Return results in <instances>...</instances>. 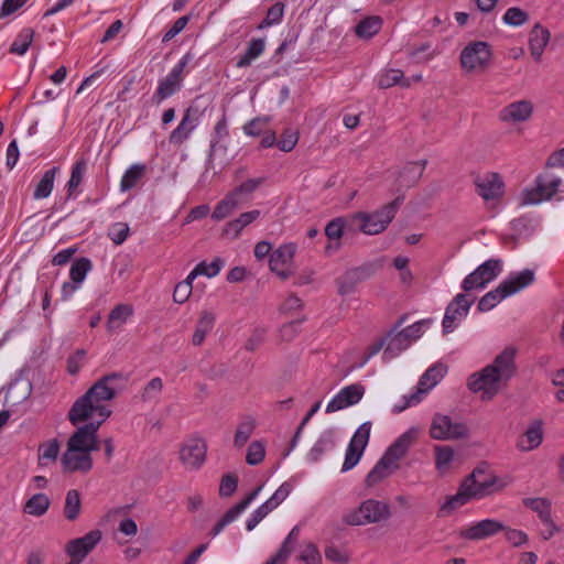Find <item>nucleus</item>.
<instances>
[{"mask_svg": "<svg viewBox=\"0 0 564 564\" xmlns=\"http://www.w3.org/2000/svg\"><path fill=\"white\" fill-rule=\"evenodd\" d=\"M476 189L485 200H495L503 195V181L497 173H486L475 180Z\"/></svg>", "mask_w": 564, "mask_h": 564, "instance_id": "nucleus-23", "label": "nucleus"}, {"mask_svg": "<svg viewBox=\"0 0 564 564\" xmlns=\"http://www.w3.org/2000/svg\"><path fill=\"white\" fill-rule=\"evenodd\" d=\"M533 113V104L522 99L506 106L499 113V119L507 123H519L528 121Z\"/></svg>", "mask_w": 564, "mask_h": 564, "instance_id": "nucleus-26", "label": "nucleus"}, {"mask_svg": "<svg viewBox=\"0 0 564 564\" xmlns=\"http://www.w3.org/2000/svg\"><path fill=\"white\" fill-rule=\"evenodd\" d=\"M86 167H87V163L84 159L78 160L74 164V166L72 169L69 181L67 183L68 196H70L72 193L80 185L84 174L86 172Z\"/></svg>", "mask_w": 564, "mask_h": 564, "instance_id": "nucleus-56", "label": "nucleus"}, {"mask_svg": "<svg viewBox=\"0 0 564 564\" xmlns=\"http://www.w3.org/2000/svg\"><path fill=\"white\" fill-rule=\"evenodd\" d=\"M240 205H242V199L235 198L230 193H228L215 206L212 213V218L216 221L223 220L229 217Z\"/></svg>", "mask_w": 564, "mask_h": 564, "instance_id": "nucleus-37", "label": "nucleus"}, {"mask_svg": "<svg viewBox=\"0 0 564 564\" xmlns=\"http://www.w3.org/2000/svg\"><path fill=\"white\" fill-rule=\"evenodd\" d=\"M207 445L203 438L185 441L180 448V460L185 469L198 470L206 460Z\"/></svg>", "mask_w": 564, "mask_h": 564, "instance_id": "nucleus-15", "label": "nucleus"}, {"mask_svg": "<svg viewBox=\"0 0 564 564\" xmlns=\"http://www.w3.org/2000/svg\"><path fill=\"white\" fill-rule=\"evenodd\" d=\"M384 356L389 359L398 356L400 352L410 347L411 343L406 339L405 335L400 330L398 333L391 332L386 337Z\"/></svg>", "mask_w": 564, "mask_h": 564, "instance_id": "nucleus-36", "label": "nucleus"}, {"mask_svg": "<svg viewBox=\"0 0 564 564\" xmlns=\"http://www.w3.org/2000/svg\"><path fill=\"white\" fill-rule=\"evenodd\" d=\"M133 315V307L130 304H118L109 313L107 319V330L111 334L117 333L123 324Z\"/></svg>", "mask_w": 564, "mask_h": 564, "instance_id": "nucleus-32", "label": "nucleus"}, {"mask_svg": "<svg viewBox=\"0 0 564 564\" xmlns=\"http://www.w3.org/2000/svg\"><path fill=\"white\" fill-rule=\"evenodd\" d=\"M145 172V165L143 164H133L131 165L126 173L123 174L120 182V189L122 192L130 191L133 188L137 183L143 177Z\"/></svg>", "mask_w": 564, "mask_h": 564, "instance_id": "nucleus-47", "label": "nucleus"}, {"mask_svg": "<svg viewBox=\"0 0 564 564\" xmlns=\"http://www.w3.org/2000/svg\"><path fill=\"white\" fill-rule=\"evenodd\" d=\"M163 387H164V384H163V381L161 378L155 377V378L151 379L145 384V387L143 388V390L141 392V400L143 402L158 401L162 393Z\"/></svg>", "mask_w": 564, "mask_h": 564, "instance_id": "nucleus-54", "label": "nucleus"}, {"mask_svg": "<svg viewBox=\"0 0 564 564\" xmlns=\"http://www.w3.org/2000/svg\"><path fill=\"white\" fill-rule=\"evenodd\" d=\"M264 41L262 39H253L250 41L245 54L238 59L237 67L242 68L251 64L264 51Z\"/></svg>", "mask_w": 564, "mask_h": 564, "instance_id": "nucleus-46", "label": "nucleus"}, {"mask_svg": "<svg viewBox=\"0 0 564 564\" xmlns=\"http://www.w3.org/2000/svg\"><path fill=\"white\" fill-rule=\"evenodd\" d=\"M523 505L536 512L543 523L551 525V501L546 498H525Z\"/></svg>", "mask_w": 564, "mask_h": 564, "instance_id": "nucleus-42", "label": "nucleus"}, {"mask_svg": "<svg viewBox=\"0 0 564 564\" xmlns=\"http://www.w3.org/2000/svg\"><path fill=\"white\" fill-rule=\"evenodd\" d=\"M221 267L223 261L220 258H216L210 263L202 261L189 272V280H194L198 275L214 278L220 272Z\"/></svg>", "mask_w": 564, "mask_h": 564, "instance_id": "nucleus-50", "label": "nucleus"}, {"mask_svg": "<svg viewBox=\"0 0 564 564\" xmlns=\"http://www.w3.org/2000/svg\"><path fill=\"white\" fill-rule=\"evenodd\" d=\"M189 61V55H184L180 62L171 69V72L162 80L159 82V86L152 97L155 104H161L163 100L173 96L181 89L183 83V72Z\"/></svg>", "mask_w": 564, "mask_h": 564, "instance_id": "nucleus-13", "label": "nucleus"}, {"mask_svg": "<svg viewBox=\"0 0 564 564\" xmlns=\"http://www.w3.org/2000/svg\"><path fill=\"white\" fill-rule=\"evenodd\" d=\"M34 30L31 28L22 29L10 45L11 54L23 56L34 40Z\"/></svg>", "mask_w": 564, "mask_h": 564, "instance_id": "nucleus-41", "label": "nucleus"}, {"mask_svg": "<svg viewBox=\"0 0 564 564\" xmlns=\"http://www.w3.org/2000/svg\"><path fill=\"white\" fill-rule=\"evenodd\" d=\"M502 19L506 24L512 26H520L528 21L529 17L528 13L522 9L512 7L506 11Z\"/></svg>", "mask_w": 564, "mask_h": 564, "instance_id": "nucleus-58", "label": "nucleus"}, {"mask_svg": "<svg viewBox=\"0 0 564 564\" xmlns=\"http://www.w3.org/2000/svg\"><path fill=\"white\" fill-rule=\"evenodd\" d=\"M474 299H468L466 293H458L449 302L445 310L444 318L442 322L443 333H452L457 325L467 316Z\"/></svg>", "mask_w": 564, "mask_h": 564, "instance_id": "nucleus-14", "label": "nucleus"}, {"mask_svg": "<svg viewBox=\"0 0 564 564\" xmlns=\"http://www.w3.org/2000/svg\"><path fill=\"white\" fill-rule=\"evenodd\" d=\"M381 24L379 17H369L357 24L356 34L362 39H370L380 31Z\"/></svg>", "mask_w": 564, "mask_h": 564, "instance_id": "nucleus-52", "label": "nucleus"}, {"mask_svg": "<svg viewBox=\"0 0 564 564\" xmlns=\"http://www.w3.org/2000/svg\"><path fill=\"white\" fill-rule=\"evenodd\" d=\"M265 177L249 178L229 192L235 198H241L242 204L264 183Z\"/></svg>", "mask_w": 564, "mask_h": 564, "instance_id": "nucleus-45", "label": "nucleus"}, {"mask_svg": "<svg viewBox=\"0 0 564 564\" xmlns=\"http://www.w3.org/2000/svg\"><path fill=\"white\" fill-rule=\"evenodd\" d=\"M259 217L260 210L258 209L242 213L236 219L228 221L225 225L223 235L230 239H237L243 228L257 220Z\"/></svg>", "mask_w": 564, "mask_h": 564, "instance_id": "nucleus-30", "label": "nucleus"}, {"mask_svg": "<svg viewBox=\"0 0 564 564\" xmlns=\"http://www.w3.org/2000/svg\"><path fill=\"white\" fill-rule=\"evenodd\" d=\"M302 319L291 321L283 324L279 329V338L281 341H292L299 334Z\"/></svg>", "mask_w": 564, "mask_h": 564, "instance_id": "nucleus-59", "label": "nucleus"}, {"mask_svg": "<svg viewBox=\"0 0 564 564\" xmlns=\"http://www.w3.org/2000/svg\"><path fill=\"white\" fill-rule=\"evenodd\" d=\"M283 13L284 4L282 2L275 3L268 10L264 20L260 24V28L271 26L273 24L279 23L283 18Z\"/></svg>", "mask_w": 564, "mask_h": 564, "instance_id": "nucleus-62", "label": "nucleus"}, {"mask_svg": "<svg viewBox=\"0 0 564 564\" xmlns=\"http://www.w3.org/2000/svg\"><path fill=\"white\" fill-rule=\"evenodd\" d=\"M265 456V446L261 441H253L247 449L246 462L251 466L259 465Z\"/></svg>", "mask_w": 564, "mask_h": 564, "instance_id": "nucleus-55", "label": "nucleus"}, {"mask_svg": "<svg viewBox=\"0 0 564 564\" xmlns=\"http://www.w3.org/2000/svg\"><path fill=\"white\" fill-rule=\"evenodd\" d=\"M260 490L261 487L256 488L243 500L231 507L212 529L210 535L213 538L217 536L225 529V527L235 521L239 514L245 511L248 506L256 499Z\"/></svg>", "mask_w": 564, "mask_h": 564, "instance_id": "nucleus-27", "label": "nucleus"}, {"mask_svg": "<svg viewBox=\"0 0 564 564\" xmlns=\"http://www.w3.org/2000/svg\"><path fill=\"white\" fill-rule=\"evenodd\" d=\"M193 281L194 280H189L188 274L184 281L176 284L173 292V300L175 303L183 304L188 300L193 290Z\"/></svg>", "mask_w": 564, "mask_h": 564, "instance_id": "nucleus-57", "label": "nucleus"}, {"mask_svg": "<svg viewBox=\"0 0 564 564\" xmlns=\"http://www.w3.org/2000/svg\"><path fill=\"white\" fill-rule=\"evenodd\" d=\"M446 373V368L443 365H434L430 367L420 378L416 390L402 398L400 403L394 404L393 412L400 413L411 405L420 403L423 397L432 390Z\"/></svg>", "mask_w": 564, "mask_h": 564, "instance_id": "nucleus-7", "label": "nucleus"}, {"mask_svg": "<svg viewBox=\"0 0 564 564\" xmlns=\"http://www.w3.org/2000/svg\"><path fill=\"white\" fill-rule=\"evenodd\" d=\"M300 538V527L295 525L282 543L281 547L279 549V553L282 554L284 557H289L290 554L293 552L297 541Z\"/></svg>", "mask_w": 564, "mask_h": 564, "instance_id": "nucleus-63", "label": "nucleus"}, {"mask_svg": "<svg viewBox=\"0 0 564 564\" xmlns=\"http://www.w3.org/2000/svg\"><path fill=\"white\" fill-rule=\"evenodd\" d=\"M215 319V314L209 311H203L200 313L192 337V343L194 346H200L204 343L206 335L214 327Z\"/></svg>", "mask_w": 564, "mask_h": 564, "instance_id": "nucleus-35", "label": "nucleus"}, {"mask_svg": "<svg viewBox=\"0 0 564 564\" xmlns=\"http://www.w3.org/2000/svg\"><path fill=\"white\" fill-rule=\"evenodd\" d=\"M426 164V160L410 162L403 167L400 177L403 178L408 185H413L422 177Z\"/></svg>", "mask_w": 564, "mask_h": 564, "instance_id": "nucleus-51", "label": "nucleus"}, {"mask_svg": "<svg viewBox=\"0 0 564 564\" xmlns=\"http://www.w3.org/2000/svg\"><path fill=\"white\" fill-rule=\"evenodd\" d=\"M199 111L195 106L188 107L177 127L170 133L169 142L173 145H182L187 141L198 126Z\"/></svg>", "mask_w": 564, "mask_h": 564, "instance_id": "nucleus-19", "label": "nucleus"}, {"mask_svg": "<svg viewBox=\"0 0 564 564\" xmlns=\"http://www.w3.org/2000/svg\"><path fill=\"white\" fill-rule=\"evenodd\" d=\"M514 355L516 350L511 347L502 350L492 364L468 378V389L474 393H481L482 401H490L516 373Z\"/></svg>", "mask_w": 564, "mask_h": 564, "instance_id": "nucleus-2", "label": "nucleus"}, {"mask_svg": "<svg viewBox=\"0 0 564 564\" xmlns=\"http://www.w3.org/2000/svg\"><path fill=\"white\" fill-rule=\"evenodd\" d=\"M417 435L419 429H409L387 448L382 456H384L394 465H400V460L406 455L410 447L415 443Z\"/></svg>", "mask_w": 564, "mask_h": 564, "instance_id": "nucleus-24", "label": "nucleus"}, {"mask_svg": "<svg viewBox=\"0 0 564 564\" xmlns=\"http://www.w3.org/2000/svg\"><path fill=\"white\" fill-rule=\"evenodd\" d=\"M296 246L292 242L281 245L270 254L269 267L282 281L295 274L294 257Z\"/></svg>", "mask_w": 564, "mask_h": 564, "instance_id": "nucleus-10", "label": "nucleus"}, {"mask_svg": "<svg viewBox=\"0 0 564 564\" xmlns=\"http://www.w3.org/2000/svg\"><path fill=\"white\" fill-rule=\"evenodd\" d=\"M370 431L371 423L365 422L355 432L346 451L343 471H347L358 464L369 442Z\"/></svg>", "mask_w": 564, "mask_h": 564, "instance_id": "nucleus-16", "label": "nucleus"}, {"mask_svg": "<svg viewBox=\"0 0 564 564\" xmlns=\"http://www.w3.org/2000/svg\"><path fill=\"white\" fill-rule=\"evenodd\" d=\"M390 516L391 511L388 503L376 499H367L358 508L348 511L343 520L349 525H365L386 521Z\"/></svg>", "mask_w": 564, "mask_h": 564, "instance_id": "nucleus-6", "label": "nucleus"}, {"mask_svg": "<svg viewBox=\"0 0 564 564\" xmlns=\"http://www.w3.org/2000/svg\"><path fill=\"white\" fill-rule=\"evenodd\" d=\"M394 85H401L402 87H410L411 80L404 78L403 72L400 69H387L381 73L378 77V86L380 88H390Z\"/></svg>", "mask_w": 564, "mask_h": 564, "instance_id": "nucleus-43", "label": "nucleus"}, {"mask_svg": "<svg viewBox=\"0 0 564 564\" xmlns=\"http://www.w3.org/2000/svg\"><path fill=\"white\" fill-rule=\"evenodd\" d=\"M511 482L510 477H498L487 474L484 469L477 468L463 482L464 490H467L473 498H482L503 490Z\"/></svg>", "mask_w": 564, "mask_h": 564, "instance_id": "nucleus-5", "label": "nucleus"}, {"mask_svg": "<svg viewBox=\"0 0 564 564\" xmlns=\"http://www.w3.org/2000/svg\"><path fill=\"white\" fill-rule=\"evenodd\" d=\"M61 444L56 438L45 441L39 445L37 463L41 467H46L55 463L58 458Z\"/></svg>", "mask_w": 564, "mask_h": 564, "instance_id": "nucleus-34", "label": "nucleus"}, {"mask_svg": "<svg viewBox=\"0 0 564 564\" xmlns=\"http://www.w3.org/2000/svg\"><path fill=\"white\" fill-rule=\"evenodd\" d=\"M360 281V272L357 269L347 271L337 280L338 293L347 295L355 291L357 283Z\"/></svg>", "mask_w": 564, "mask_h": 564, "instance_id": "nucleus-53", "label": "nucleus"}, {"mask_svg": "<svg viewBox=\"0 0 564 564\" xmlns=\"http://www.w3.org/2000/svg\"><path fill=\"white\" fill-rule=\"evenodd\" d=\"M431 325V319L419 321L401 332L405 335L406 339L412 344L414 340L420 338L426 328Z\"/></svg>", "mask_w": 564, "mask_h": 564, "instance_id": "nucleus-61", "label": "nucleus"}, {"mask_svg": "<svg viewBox=\"0 0 564 564\" xmlns=\"http://www.w3.org/2000/svg\"><path fill=\"white\" fill-rule=\"evenodd\" d=\"M435 467L444 474L448 470L451 463L454 459V449L448 445H435Z\"/></svg>", "mask_w": 564, "mask_h": 564, "instance_id": "nucleus-49", "label": "nucleus"}, {"mask_svg": "<svg viewBox=\"0 0 564 564\" xmlns=\"http://www.w3.org/2000/svg\"><path fill=\"white\" fill-rule=\"evenodd\" d=\"M543 423L541 420H534L530 423L525 432L519 437L517 448L520 452H531L538 448L543 442Z\"/></svg>", "mask_w": 564, "mask_h": 564, "instance_id": "nucleus-28", "label": "nucleus"}, {"mask_svg": "<svg viewBox=\"0 0 564 564\" xmlns=\"http://www.w3.org/2000/svg\"><path fill=\"white\" fill-rule=\"evenodd\" d=\"M101 421L90 422L76 429L69 436L67 446L75 447L82 452L93 453L99 449L97 432L101 425Z\"/></svg>", "mask_w": 564, "mask_h": 564, "instance_id": "nucleus-17", "label": "nucleus"}, {"mask_svg": "<svg viewBox=\"0 0 564 564\" xmlns=\"http://www.w3.org/2000/svg\"><path fill=\"white\" fill-rule=\"evenodd\" d=\"M534 281V272L525 269L522 272L510 276L501 282L495 290L486 293L478 302V310L480 312H488L492 310L503 299L519 292L527 288Z\"/></svg>", "mask_w": 564, "mask_h": 564, "instance_id": "nucleus-4", "label": "nucleus"}, {"mask_svg": "<svg viewBox=\"0 0 564 564\" xmlns=\"http://www.w3.org/2000/svg\"><path fill=\"white\" fill-rule=\"evenodd\" d=\"M130 228L127 223H115L108 231L109 238L115 245H121L129 236Z\"/></svg>", "mask_w": 564, "mask_h": 564, "instance_id": "nucleus-60", "label": "nucleus"}, {"mask_svg": "<svg viewBox=\"0 0 564 564\" xmlns=\"http://www.w3.org/2000/svg\"><path fill=\"white\" fill-rule=\"evenodd\" d=\"M345 220L341 217L330 220L325 227V235L329 242L325 247V253L332 254L340 248V238L344 232Z\"/></svg>", "mask_w": 564, "mask_h": 564, "instance_id": "nucleus-33", "label": "nucleus"}, {"mask_svg": "<svg viewBox=\"0 0 564 564\" xmlns=\"http://www.w3.org/2000/svg\"><path fill=\"white\" fill-rule=\"evenodd\" d=\"M50 506L51 500L45 494H35L25 501L23 511L33 517H42Z\"/></svg>", "mask_w": 564, "mask_h": 564, "instance_id": "nucleus-39", "label": "nucleus"}, {"mask_svg": "<svg viewBox=\"0 0 564 564\" xmlns=\"http://www.w3.org/2000/svg\"><path fill=\"white\" fill-rule=\"evenodd\" d=\"M399 205L400 199L397 198L372 213H356L349 219L350 225L352 228L360 230L366 235L381 234L388 228L390 223L395 217Z\"/></svg>", "mask_w": 564, "mask_h": 564, "instance_id": "nucleus-3", "label": "nucleus"}, {"mask_svg": "<svg viewBox=\"0 0 564 564\" xmlns=\"http://www.w3.org/2000/svg\"><path fill=\"white\" fill-rule=\"evenodd\" d=\"M61 463L65 471L87 474L93 468V457L89 452H82L75 447L66 445V451L61 457Z\"/></svg>", "mask_w": 564, "mask_h": 564, "instance_id": "nucleus-20", "label": "nucleus"}, {"mask_svg": "<svg viewBox=\"0 0 564 564\" xmlns=\"http://www.w3.org/2000/svg\"><path fill=\"white\" fill-rule=\"evenodd\" d=\"M400 468V465H394L384 456H382L375 467L368 473L365 482L367 487H375L384 479L389 478Z\"/></svg>", "mask_w": 564, "mask_h": 564, "instance_id": "nucleus-29", "label": "nucleus"}, {"mask_svg": "<svg viewBox=\"0 0 564 564\" xmlns=\"http://www.w3.org/2000/svg\"><path fill=\"white\" fill-rule=\"evenodd\" d=\"M502 270V263L498 259H489L468 274L462 283V289L467 293L473 290L484 289L494 281Z\"/></svg>", "mask_w": 564, "mask_h": 564, "instance_id": "nucleus-11", "label": "nucleus"}, {"mask_svg": "<svg viewBox=\"0 0 564 564\" xmlns=\"http://www.w3.org/2000/svg\"><path fill=\"white\" fill-rule=\"evenodd\" d=\"M124 381L120 372H112L97 380L84 395L78 398L68 412L73 425L99 417L104 423L110 415L109 402L116 397L117 382Z\"/></svg>", "mask_w": 564, "mask_h": 564, "instance_id": "nucleus-1", "label": "nucleus"}, {"mask_svg": "<svg viewBox=\"0 0 564 564\" xmlns=\"http://www.w3.org/2000/svg\"><path fill=\"white\" fill-rule=\"evenodd\" d=\"M269 123L268 117H258L243 126V132L248 135H260Z\"/></svg>", "mask_w": 564, "mask_h": 564, "instance_id": "nucleus-64", "label": "nucleus"}, {"mask_svg": "<svg viewBox=\"0 0 564 564\" xmlns=\"http://www.w3.org/2000/svg\"><path fill=\"white\" fill-rule=\"evenodd\" d=\"M58 167H53L44 173L34 191V198L42 199L50 196L54 186V180Z\"/></svg>", "mask_w": 564, "mask_h": 564, "instance_id": "nucleus-48", "label": "nucleus"}, {"mask_svg": "<svg viewBox=\"0 0 564 564\" xmlns=\"http://www.w3.org/2000/svg\"><path fill=\"white\" fill-rule=\"evenodd\" d=\"M256 426L257 422L252 416L243 417L237 425L234 436V446L242 448L253 434Z\"/></svg>", "mask_w": 564, "mask_h": 564, "instance_id": "nucleus-38", "label": "nucleus"}, {"mask_svg": "<svg viewBox=\"0 0 564 564\" xmlns=\"http://www.w3.org/2000/svg\"><path fill=\"white\" fill-rule=\"evenodd\" d=\"M468 427L465 423L454 421L451 416L436 413L432 417L430 436L433 440H460L468 435Z\"/></svg>", "mask_w": 564, "mask_h": 564, "instance_id": "nucleus-9", "label": "nucleus"}, {"mask_svg": "<svg viewBox=\"0 0 564 564\" xmlns=\"http://www.w3.org/2000/svg\"><path fill=\"white\" fill-rule=\"evenodd\" d=\"M506 529V525L495 519H485L464 528L459 535L463 539L479 541L496 535Z\"/></svg>", "mask_w": 564, "mask_h": 564, "instance_id": "nucleus-22", "label": "nucleus"}, {"mask_svg": "<svg viewBox=\"0 0 564 564\" xmlns=\"http://www.w3.org/2000/svg\"><path fill=\"white\" fill-rule=\"evenodd\" d=\"M82 509L80 495L76 489L68 490L64 503V517L68 521H74L78 518Z\"/></svg>", "mask_w": 564, "mask_h": 564, "instance_id": "nucleus-44", "label": "nucleus"}, {"mask_svg": "<svg viewBox=\"0 0 564 564\" xmlns=\"http://www.w3.org/2000/svg\"><path fill=\"white\" fill-rule=\"evenodd\" d=\"M562 185L557 176L544 174L536 181V186L522 193L521 205H536L543 200L551 199Z\"/></svg>", "mask_w": 564, "mask_h": 564, "instance_id": "nucleus-12", "label": "nucleus"}, {"mask_svg": "<svg viewBox=\"0 0 564 564\" xmlns=\"http://www.w3.org/2000/svg\"><path fill=\"white\" fill-rule=\"evenodd\" d=\"M91 270V262L87 258L77 259L70 268V282H65L62 286L63 300H68L80 286L87 273Z\"/></svg>", "mask_w": 564, "mask_h": 564, "instance_id": "nucleus-25", "label": "nucleus"}, {"mask_svg": "<svg viewBox=\"0 0 564 564\" xmlns=\"http://www.w3.org/2000/svg\"><path fill=\"white\" fill-rule=\"evenodd\" d=\"M101 536L102 534L99 530H93L82 538L69 541L66 545V553L70 556V561L75 564H80L100 542Z\"/></svg>", "mask_w": 564, "mask_h": 564, "instance_id": "nucleus-18", "label": "nucleus"}, {"mask_svg": "<svg viewBox=\"0 0 564 564\" xmlns=\"http://www.w3.org/2000/svg\"><path fill=\"white\" fill-rule=\"evenodd\" d=\"M365 394V387L354 383L343 388L327 404L326 412L333 413L357 404Z\"/></svg>", "mask_w": 564, "mask_h": 564, "instance_id": "nucleus-21", "label": "nucleus"}, {"mask_svg": "<svg viewBox=\"0 0 564 564\" xmlns=\"http://www.w3.org/2000/svg\"><path fill=\"white\" fill-rule=\"evenodd\" d=\"M471 497L467 490H464L463 484L460 485L456 495L448 497L440 507L438 517L449 516L454 510L464 506Z\"/></svg>", "mask_w": 564, "mask_h": 564, "instance_id": "nucleus-40", "label": "nucleus"}, {"mask_svg": "<svg viewBox=\"0 0 564 564\" xmlns=\"http://www.w3.org/2000/svg\"><path fill=\"white\" fill-rule=\"evenodd\" d=\"M491 50L486 42L469 43L460 53L462 67L468 73H482L491 62Z\"/></svg>", "mask_w": 564, "mask_h": 564, "instance_id": "nucleus-8", "label": "nucleus"}, {"mask_svg": "<svg viewBox=\"0 0 564 564\" xmlns=\"http://www.w3.org/2000/svg\"><path fill=\"white\" fill-rule=\"evenodd\" d=\"M550 41V32L540 24L534 25L529 36L530 53L536 62L541 61L544 48Z\"/></svg>", "mask_w": 564, "mask_h": 564, "instance_id": "nucleus-31", "label": "nucleus"}]
</instances>
